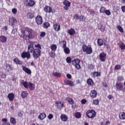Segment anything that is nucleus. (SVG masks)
I'll return each mask as SVG.
<instances>
[{"label": "nucleus", "mask_w": 125, "mask_h": 125, "mask_svg": "<svg viewBox=\"0 0 125 125\" xmlns=\"http://www.w3.org/2000/svg\"><path fill=\"white\" fill-rule=\"evenodd\" d=\"M22 69L23 71L24 72H25V73H26L28 75H31L32 74V71L31 70V69H30V68H29L24 65H22Z\"/></svg>", "instance_id": "nucleus-13"}, {"label": "nucleus", "mask_w": 125, "mask_h": 125, "mask_svg": "<svg viewBox=\"0 0 125 125\" xmlns=\"http://www.w3.org/2000/svg\"><path fill=\"white\" fill-rule=\"evenodd\" d=\"M18 115L20 118H22V117H23V114L21 111L18 112Z\"/></svg>", "instance_id": "nucleus-61"}, {"label": "nucleus", "mask_w": 125, "mask_h": 125, "mask_svg": "<svg viewBox=\"0 0 125 125\" xmlns=\"http://www.w3.org/2000/svg\"><path fill=\"white\" fill-rule=\"evenodd\" d=\"M48 119L49 120H52V119H53V115L52 114H49L48 116Z\"/></svg>", "instance_id": "nucleus-58"}, {"label": "nucleus", "mask_w": 125, "mask_h": 125, "mask_svg": "<svg viewBox=\"0 0 125 125\" xmlns=\"http://www.w3.org/2000/svg\"><path fill=\"white\" fill-rule=\"evenodd\" d=\"M7 41V38H6V37L3 35H1L0 36V42H6Z\"/></svg>", "instance_id": "nucleus-25"}, {"label": "nucleus", "mask_w": 125, "mask_h": 125, "mask_svg": "<svg viewBox=\"0 0 125 125\" xmlns=\"http://www.w3.org/2000/svg\"><path fill=\"white\" fill-rule=\"evenodd\" d=\"M87 83L88 84V85L93 86L94 84V82H93V80H92L91 79L88 78L87 80Z\"/></svg>", "instance_id": "nucleus-29"}, {"label": "nucleus", "mask_w": 125, "mask_h": 125, "mask_svg": "<svg viewBox=\"0 0 125 125\" xmlns=\"http://www.w3.org/2000/svg\"><path fill=\"white\" fill-rule=\"evenodd\" d=\"M90 96L92 98H95L97 96V92L95 90H92L90 93Z\"/></svg>", "instance_id": "nucleus-19"}, {"label": "nucleus", "mask_w": 125, "mask_h": 125, "mask_svg": "<svg viewBox=\"0 0 125 125\" xmlns=\"http://www.w3.org/2000/svg\"><path fill=\"white\" fill-rule=\"evenodd\" d=\"M35 21L37 25H42V22H43L42 17L38 15L35 18Z\"/></svg>", "instance_id": "nucleus-7"}, {"label": "nucleus", "mask_w": 125, "mask_h": 125, "mask_svg": "<svg viewBox=\"0 0 125 125\" xmlns=\"http://www.w3.org/2000/svg\"><path fill=\"white\" fill-rule=\"evenodd\" d=\"M34 46L36 48L35 49H40V50H42V45H41V44L40 43L35 44Z\"/></svg>", "instance_id": "nucleus-49"}, {"label": "nucleus", "mask_w": 125, "mask_h": 125, "mask_svg": "<svg viewBox=\"0 0 125 125\" xmlns=\"http://www.w3.org/2000/svg\"><path fill=\"white\" fill-rule=\"evenodd\" d=\"M60 119L63 122H67L68 121V116L66 114H62Z\"/></svg>", "instance_id": "nucleus-23"}, {"label": "nucleus", "mask_w": 125, "mask_h": 125, "mask_svg": "<svg viewBox=\"0 0 125 125\" xmlns=\"http://www.w3.org/2000/svg\"><path fill=\"white\" fill-rule=\"evenodd\" d=\"M12 12L13 13V14H16V13H17V9L16 8L12 9Z\"/></svg>", "instance_id": "nucleus-59"}, {"label": "nucleus", "mask_w": 125, "mask_h": 125, "mask_svg": "<svg viewBox=\"0 0 125 125\" xmlns=\"http://www.w3.org/2000/svg\"><path fill=\"white\" fill-rule=\"evenodd\" d=\"M13 61L14 63H16V64H17V65H22V62L21 61L19 60V59H18V58H17L14 59Z\"/></svg>", "instance_id": "nucleus-26"}, {"label": "nucleus", "mask_w": 125, "mask_h": 125, "mask_svg": "<svg viewBox=\"0 0 125 125\" xmlns=\"http://www.w3.org/2000/svg\"><path fill=\"white\" fill-rule=\"evenodd\" d=\"M50 48L52 51L55 52V51H56V49H57V45H56V44H53L51 45Z\"/></svg>", "instance_id": "nucleus-32"}, {"label": "nucleus", "mask_w": 125, "mask_h": 125, "mask_svg": "<svg viewBox=\"0 0 125 125\" xmlns=\"http://www.w3.org/2000/svg\"><path fill=\"white\" fill-rule=\"evenodd\" d=\"M104 13H105V14L108 16L111 15V12L109 10H105Z\"/></svg>", "instance_id": "nucleus-54"}, {"label": "nucleus", "mask_w": 125, "mask_h": 125, "mask_svg": "<svg viewBox=\"0 0 125 125\" xmlns=\"http://www.w3.org/2000/svg\"><path fill=\"white\" fill-rule=\"evenodd\" d=\"M116 90L118 91H122L123 92H125V87L121 83H116Z\"/></svg>", "instance_id": "nucleus-6"}, {"label": "nucleus", "mask_w": 125, "mask_h": 125, "mask_svg": "<svg viewBox=\"0 0 125 125\" xmlns=\"http://www.w3.org/2000/svg\"><path fill=\"white\" fill-rule=\"evenodd\" d=\"M106 29V27L103 25H101V28L100 30H101V32H104Z\"/></svg>", "instance_id": "nucleus-51"}, {"label": "nucleus", "mask_w": 125, "mask_h": 125, "mask_svg": "<svg viewBox=\"0 0 125 125\" xmlns=\"http://www.w3.org/2000/svg\"><path fill=\"white\" fill-rule=\"evenodd\" d=\"M117 80L118 82H122V81H124V77L123 76H119L117 78Z\"/></svg>", "instance_id": "nucleus-56"}, {"label": "nucleus", "mask_w": 125, "mask_h": 125, "mask_svg": "<svg viewBox=\"0 0 125 125\" xmlns=\"http://www.w3.org/2000/svg\"><path fill=\"white\" fill-rule=\"evenodd\" d=\"M63 50L65 54H69L70 49H69V48L65 47V48H63Z\"/></svg>", "instance_id": "nucleus-42"}, {"label": "nucleus", "mask_w": 125, "mask_h": 125, "mask_svg": "<svg viewBox=\"0 0 125 125\" xmlns=\"http://www.w3.org/2000/svg\"><path fill=\"white\" fill-rule=\"evenodd\" d=\"M22 85L25 88H28V87H29V83H28L27 82H23Z\"/></svg>", "instance_id": "nucleus-47"}, {"label": "nucleus", "mask_w": 125, "mask_h": 125, "mask_svg": "<svg viewBox=\"0 0 125 125\" xmlns=\"http://www.w3.org/2000/svg\"><path fill=\"white\" fill-rule=\"evenodd\" d=\"M60 44L61 46L62 47V48H65L67 45V42L65 41H62L60 42Z\"/></svg>", "instance_id": "nucleus-28"}, {"label": "nucleus", "mask_w": 125, "mask_h": 125, "mask_svg": "<svg viewBox=\"0 0 125 125\" xmlns=\"http://www.w3.org/2000/svg\"><path fill=\"white\" fill-rule=\"evenodd\" d=\"M75 117L76 119H81V118H82V114H81V112H76L75 114Z\"/></svg>", "instance_id": "nucleus-40"}, {"label": "nucleus", "mask_w": 125, "mask_h": 125, "mask_svg": "<svg viewBox=\"0 0 125 125\" xmlns=\"http://www.w3.org/2000/svg\"><path fill=\"white\" fill-rule=\"evenodd\" d=\"M6 69L7 70V72H9L10 71L12 70V67H11V65L9 64H7L6 65Z\"/></svg>", "instance_id": "nucleus-38"}, {"label": "nucleus", "mask_w": 125, "mask_h": 125, "mask_svg": "<svg viewBox=\"0 0 125 125\" xmlns=\"http://www.w3.org/2000/svg\"><path fill=\"white\" fill-rule=\"evenodd\" d=\"M49 54L51 58H54L55 57V52H53V51H51Z\"/></svg>", "instance_id": "nucleus-48"}, {"label": "nucleus", "mask_w": 125, "mask_h": 125, "mask_svg": "<svg viewBox=\"0 0 125 125\" xmlns=\"http://www.w3.org/2000/svg\"><path fill=\"white\" fill-rule=\"evenodd\" d=\"M1 79H6V74L2 72V74L1 75Z\"/></svg>", "instance_id": "nucleus-55"}, {"label": "nucleus", "mask_w": 125, "mask_h": 125, "mask_svg": "<svg viewBox=\"0 0 125 125\" xmlns=\"http://www.w3.org/2000/svg\"><path fill=\"white\" fill-rule=\"evenodd\" d=\"M73 18L74 19H76V20H79V19H80V17L79 16V14L74 15Z\"/></svg>", "instance_id": "nucleus-52"}, {"label": "nucleus", "mask_w": 125, "mask_h": 125, "mask_svg": "<svg viewBox=\"0 0 125 125\" xmlns=\"http://www.w3.org/2000/svg\"><path fill=\"white\" fill-rule=\"evenodd\" d=\"M26 6H30V7H33L35 4V1L33 0H26Z\"/></svg>", "instance_id": "nucleus-12"}, {"label": "nucleus", "mask_w": 125, "mask_h": 125, "mask_svg": "<svg viewBox=\"0 0 125 125\" xmlns=\"http://www.w3.org/2000/svg\"><path fill=\"white\" fill-rule=\"evenodd\" d=\"M2 125H10V123H9V122L3 123L2 124Z\"/></svg>", "instance_id": "nucleus-63"}, {"label": "nucleus", "mask_w": 125, "mask_h": 125, "mask_svg": "<svg viewBox=\"0 0 125 125\" xmlns=\"http://www.w3.org/2000/svg\"><path fill=\"white\" fill-rule=\"evenodd\" d=\"M63 5H65L63 7V9L64 10H69V7L71 6V2L67 0H64L63 1Z\"/></svg>", "instance_id": "nucleus-9"}, {"label": "nucleus", "mask_w": 125, "mask_h": 125, "mask_svg": "<svg viewBox=\"0 0 125 125\" xmlns=\"http://www.w3.org/2000/svg\"><path fill=\"white\" fill-rule=\"evenodd\" d=\"M46 33L45 32H42L40 34V37L42 38H43V37H45Z\"/></svg>", "instance_id": "nucleus-57"}, {"label": "nucleus", "mask_w": 125, "mask_h": 125, "mask_svg": "<svg viewBox=\"0 0 125 125\" xmlns=\"http://www.w3.org/2000/svg\"><path fill=\"white\" fill-rule=\"evenodd\" d=\"M88 67L89 69H91V70H93V69H94V65H93V64L89 65Z\"/></svg>", "instance_id": "nucleus-62"}, {"label": "nucleus", "mask_w": 125, "mask_h": 125, "mask_svg": "<svg viewBox=\"0 0 125 125\" xmlns=\"http://www.w3.org/2000/svg\"><path fill=\"white\" fill-rule=\"evenodd\" d=\"M63 83L65 85H70V86H74L75 85L74 82L70 80L64 79L63 80Z\"/></svg>", "instance_id": "nucleus-11"}, {"label": "nucleus", "mask_w": 125, "mask_h": 125, "mask_svg": "<svg viewBox=\"0 0 125 125\" xmlns=\"http://www.w3.org/2000/svg\"><path fill=\"white\" fill-rule=\"evenodd\" d=\"M119 47H120L121 49L122 50H124L125 49V43H124V42H122L120 45H119Z\"/></svg>", "instance_id": "nucleus-46"}, {"label": "nucleus", "mask_w": 125, "mask_h": 125, "mask_svg": "<svg viewBox=\"0 0 125 125\" xmlns=\"http://www.w3.org/2000/svg\"><path fill=\"white\" fill-rule=\"evenodd\" d=\"M21 58H23V59H25V58H26V59H30L31 58V54L28 51L22 52L21 54Z\"/></svg>", "instance_id": "nucleus-8"}, {"label": "nucleus", "mask_w": 125, "mask_h": 125, "mask_svg": "<svg viewBox=\"0 0 125 125\" xmlns=\"http://www.w3.org/2000/svg\"><path fill=\"white\" fill-rule=\"evenodd\" d=\"M97 44L99 46H102L103 45V40L102 39H98L97 40Z\"/></svg>", "instance_id": "nucleus-34"}, {"label": "nucleus", "mask_w": 125, "mask_h": 125, "mask_svg": "<svg viewBox=\"0 0 125 125\" xmlns=\"http://www.w3.org/2000/svg\"><path fill=\"white\" fill-rule=\"evenodd\" d=\"M46 118V114L44 112H42L38 116V119L41 121H43Z\"/></svg>", "instance_id": "nucleus-16"}, {"label": "nucleus", "mask_w": 125, "mask_h": 125, "mask_svg": "<svg viewBox=\"0 0 125 125\" xmlns=\"http://www.w3.org/2000/svg\"><path fill=\"white\" fill-rule=\"evenodd\" d=\"M55 104H57V108L59 109V110H61L62 107L64 106V104L62 102H56Z\"/></svg>", "instance_id": "nucleus-18"}, {"label": "nucleus", "mask_w": 125, "mask_h": 125, "mask_svg": "<svg viewBox=\"0 0 125 125\" xmlns=\"http://www.w3.org/2000/svg\"><path fill=\"white\" fill-rule=\"evenodd\" d=\"M87 102V101H86V100H85L84 99H82L81 100V103H82V104H85V103H86Z\"/></svg>", "instance_id": "nucleus-60"}, {"label": "nucleus", "mask_w": 125, "mask_h": 125, "mask_svg": "<svg viewBox=\"0 0 125 125\" xmlns=\"http://www.w3.org/2000/svg\"><path fill=\"white\" fill-rule=\"evenodd\" d=\"M72 65L74 66L77 70L81 69V60L79 59H75L72 61Z\"/></svg>", "instance_id": "nucleus-4"}, {"label": "nucleus", "mask_w": 125, "mask_h": 125, "mask_svg": "<svg viewBox=\"0 0 125 125\" xmlns=\"http://www.w3.org/2000/svg\"><path fill=\"white\" fill-rule=\"evenodd\" d=\"M53 77H57L58 78H61V73L58 72H54L53 73Z\"/></svg>", "instance_id": "nucleus-41"}, {"label": "nucleus", "mask_w": 125, "mask_h": 125, "mask_svg": "<svg viewBox=\"0 0 125 125\" xmlns=\"http://www.w3.org/2000/svg\"><path fill=\"white\" fill-rule=\"evenodd\" d=\"M32 53L33 57L36 60L40 58L41 54H42V52L40 49H35Z\"/></svg>", "instance_id": "nucleus-5"}, {"label": "nucleus", "mask_w": 125, "mask_h": 125, "mask_svg": "<svg viewBox=\"0 0 125 125\" xmlns=\"http://www.w3.org/2000/svg\"><path fill=\"white\" fill-rule=\"evenodd\" d=\"M119 119L120 120H125V113L121 112L119 115Z\"/></svg>", "instance_id": "nucleus-33"}, {"label": "nucleus", "mask_w": 125, "mask_h": 125, "mask_svg": "<svg viewBox=\"0 0 125 125\" xmlns=\"http://www.w3.org/2000/svg\"><path fill=\"white\" fill-rule=\"evenodd\" d=\"M79 20L81 22H83V21L86 20V18L84 16L81 15L79 17Z\"/></svg>", "instance_id": "nucleus-39"}, {"label": "nucleus", "mask_w": 125, "mask_h": 125, "mask_svg": "<svg viewBox=\"0 0 125 125\" xmlns=\"http://www.w3.org/2000/svg\"><path fill=\"white\" fill-rule=\"evenodd\" d=\"M27 50L29 53H33V51H35V48H34L33 43H30L28 45Z\"/></svg>", "instance_id": "nucleus-14"}, {"label": "nucleus", "mask_w": 125, "mask_h": 125, "mask_svg": "<svg viewBox=\"0 0 125 125\" xmlns=\"http://www.w3.org/2000/svg\"><path fill=\"white\" fill-rule=\"evenodd\" d=\"M115 70H120L121 69V65L117 64L114 67Z\"/></svg>", "instance_id": "nucleus-53"}, {"label": "nucleus", "mask_w": 125, "mask_h": 125, "mask_svg": "<svg viewBox=\"0 0 125 125\" xmlns=\"http://www.w3.org/2000/svg\"><path fill=\"white\" fill-rule=\"evenodd\" d=\"M21 98L25 99L28 97V92L27 91H23L21 95Z\"/></svg>", "instance_id": "nucleus-22"}, {"label": "nucleus", "mask_w": 125, "mask_h": 125, "mask_svg": "<svg viewBox=\"0 0 125 125\" xmlns=\"http://www.w3.org/2000/svg\"><path fill=\"white\" fill-rule=\"evenodd\" d=\"M15 97V96L13 93H10L7 95V98H8L9 101H13Z\"/></svg>", "instance_id": "nucleus-20"}, {"label": "nucleus", "mask_w": 125, "mask_h": 125, "mask_svg": "<svg viewBox=\"0 0 125 125\" xmlns=\"http://www.w3.org/2000/svg\"><path fill=\"white\" fill-rule=\"evenodd\" d=\"M66 100H67L68 102L70 104V105H73L74 103H75V101H74V100L73 99L71 98L70 97H68L67 98H66Z\"/></svg>", "instance_id": "nucleus-27"}, {"label": "nucleus", "mask_w": 125, "mask_h": 125, "mask_svg": "<svg viewBox=\"0 0 125 125\" xmlns=\"http://www.w3.org/2000/svg\"><path fill=\"white\" fill-rule=\"evenodd\" d=\"M50 26V24H49V22H48L47 21H45L43 23V27L44 29H47V28H48V27H49Z\"/></svg>", "instance_id": "nucleus-35"}, {"label": "nucleus", "mask_w": 125, "mask_h": 125, "mask_svg": "<svg viewBox=\"0 0 125 125\" xmlns=\"http://www.w3.org/2000/svg\"><path fill=\"white\" fill-rule=\"evenodd\" d=\"M106 10V8L104 6H101L100 9V13H105V11Z\"/></svg>", "instance_id": "nucleus-44"}, {"label": "nucleus", "mask_w": 125, "mask_h": 125, "mask_svg": "<svg viewBox=\"0 0 125 125\" xmlns=\"http://www.w3.org/2000/svg\"><path fill=\"white\" fill-rule=\"evenodd\" d=\"M67 33L68 35H70V36H73V35L76 34V31H75V29L71 28L70 29L68 30Z\"/></svg>", "instance_id": "nucleus-24"}, {"label": "nucleus", "mask_w": 125, "mask_h": 125, "mask_svg": "<svg viewBox=\"0 0 125 125\" xmlns=\"http://www.w3.org/2000/svg\"><path fill=\"white\" fill-rule=\"evenodd\" d=\"M10 122L11 124H12V125H16V119H15L14 117H11L10 119Z\"/></svg>", "instance_id": "nucleus-37"}, {"label": "nucleus", "mask_w": 125, "mask_h": 125, "mask_svg": "<svg viewBox=\"0 0 125 125\" xmlns=\"http://www.w3.org/2000/svg\"><path fill=\"white\" fill-rule=\"evenodd\" d=\"M27 18H29V19H33V18H34V17H35V16L34 15V14H33V13H32L31 12H29L27 13Z\"/></svg>", "instance_id": "nucleus-36"}, {"label": "nucleus", "mask_w": 125, "mask_h": 125, "mask_svg": "<svg viewBox=\"0 0 125 125\" xmlns=\"http://www.w3.org/2000/svg\"><path fill=\"white\" fill-rule=\"evenodd\" d=\"M82 49L83 52H86L87 54H91L93 50H92V47L91 45L86 46V44H83L82 46Z\"/></svg>", "instance_id": "nucleus-3"}, {"label": "nucleus", "mask_w": 125, "mask_h": 125, "mask_svg": "<svg viewBox=\"0 0 125 125\" xmlns=\"http://www.w3.org/2000/svg\"><path fill=\"white\" fill-rule=\"evenodd\" d=\"M117 28L118 29V31L120 32V33H124V28L121 25H118L117 26Z\"/></svg>", "instance_id": "nucleus-43"}, {"label": "nucleus", "mask_w": 125, "mask_h": 125, "mask_svg": "<svg viewBox=\"0 0 125 125\" xmlns=\"http://www.w3.org/2000/svg\"><path fill=\"white\" fill-rule=\"evenodd\" d=\"M93 78H96V77H100L101 76V73L100 72L95 71L93 73Z\"/></svg>", "instance_id": "nucleus-31"}, {"label": "nucleus", "mask_w": 125, "mask_h": 125, "mask_svg": "<svg viewBox=\"0 0 125 125\" xmlns=\"http://www.w3.org/2000/svg\"><path fill=\"white\" fill-rule=\"evenodd\" d=\"M99 102H100V101L99 99L94 100L93 101V105H99Z\"/></svg>", "instance_id": "nucleus-45"}, {"label": "nucleus", "mask_w": 125, "mask_h": 125, "mask_svg": "<svg viewBox=\"0 0 125 125\" xmlns=\"http://www.w3.org/2000/svg\"><path fill=\"white\" fill-rule=\"evenodd\" d=\"M28 87L30 90H34L35 89V84L31 82L28 83Z\"/></svg>", "instance_id": "nucleus-30"}, {"label": "nucleus", "mask_w": 125, "mask_h": 125, "mask_svg": "<svg viewBox=\"0 0 125 125\" xmlns=\"http://www.w3.org/2000/svg\"><path fill=\"white\" fill-rule=\"evenodd\" d=\"M86 116L88 119H94L96 117V111L94 109H89L86 112Z\"/></svg>", "instance_id": "nucleus-2"}, {"label": "nucleus", "mask_w": 125, "mask_h": 125, "mask_svg": "<svg viewBox=\"0 0 125 125\" xmlns=\"http://www.w3.org/2000/svg\"><path fill=\"white\" fill-rule=\"evenodd\" d=\"M66 61L67 63H68L69 64L70 63H72V59L70 57H68L66 59Z\"/></svg>", "instance_id": "nucleus-50"}, {"label": "nucleus", "mask_w": 125, "mask_h": 125, "mask_svg": "<svg viewBox=\"0 0 125 125\" xmlns=\"http://www.w3.org/2000/svg\"><path fill=\"white\" fill-rule=\"evenodd\" d=\"M106 56H107V54L104 53V52L101 53L99 55L100 60L102 62H104L106 60Z\"/></svg>", "instance_id": "nucleus-10"}, {"label": "nucleus", "mask_w": 125, "mask_h": 125, "mask_svg": "<svg viewBox=\"0 0 125 125\" xmlns=\"http://www.w3.org/2000/svg\"><path fill=\"white\" fill-rule=\"evenodd\" d=\"M54 29L55 31L56 32H58V31H60V29H61V25L60 23H55L53 25Z\"/></svg>", "instance_id": "nucleus-17"}, {"label": "nucleus", "mask_w": 125, "mask_h": 125, "mask_svg": "<svg viewBox=\"0 0 125 125\" xmlns=\"http://www.w3.org/2000/svg\"><path fill=\"white\" fill-rule=\"evenodd\" d=\"M44 11L46 12V13H52V7L50 6L46 5L44 8Z\"/></svg>", "instance_id": "nucleus-15"}, {"label": "nucleus", "mask_w": 125, "mask_h": 125, "mask_svg": "<svg viewBox=\"0 0 125 125\" xmlns=\"http://www.w3.org/2000/svg\"><path fill=\"white\" fill-rule=\"evenodd\" d=\"M22 35L20 36V38H23L24 41H27V38L28 40H33L36 38V35H35V31L32 28L29 27H26L25 30H22L21 31Z\"/></svg>", "instance_id": "nucleus-1"}, {"label": "nucleus", "mask_w": 125, "mask_h": 125, "mask_svg": "<svg viewBox=\"0 0 125 125\" xmlns=\"http://www.w3.org/2000/svg\"><path fill=\"white\" fill-rule=\"evenodd\" d=\"M121 9L123 12H125V6H122Z\"/></svg>", "instance_id": "nucleus-64"}, {"label": "nucleus", "mask_w": 125, "mask_h": 125, "mask_svg": "<svg viewBox=\"0 0 125 125\" xmlns=\"http://www.w3.org/2000/svg\"><path fill=\"white\" fill-rule=\"evenodd\" d=\"M10 22H11V26L13 28H14L15 27V25L17 24V20H16L14 18H13Z\"/></svg>", "instance_id": "nucleus-21"}]
</instances>
